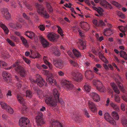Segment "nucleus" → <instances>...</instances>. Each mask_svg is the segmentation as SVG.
Listing matches in <instances>:
<instances>
[{"instance_id":"nucleus-1","label":"nucleus","mask_w":127,"mask_h":127,"mask_svg":"<svg viewBox=\"0 0 127 127\" xmlns=\"http://www.w3.org/2000/svg\"><path fill=\"white\" fill-rule=\"evenodd\" d=\"M53 95L50 96L45 100L46 103L51 107L55 106L57 103L62 104L63 102L62 99L59 98V94L56 89H54L52 91Z\"/></svg>"},{"instance_id":"nucleus-2","label":"nucleus","mask_w":127,"mask_h":127,"mask_svg":"<svg viewBox=\"0 0 127 127\" xmlns=\"http://www.w3.org/2000/svg\"><path fill=\"white\" fill-rule=\"evenodd\" d=\"M18 62H16L13 65L11 66L10 67H5V69L9 70L11 68L15 67V69L19 74L22 77H24L26 75L27 72L23 68L18 64Z\"/></svg>"},{"instance_id":"nucleus-3","label":"nucleus","mask_w":127,"mask_h":127,"mask_svg":"<svg viewBox=\"0 0 127 127\" xmlns=\"http://www.w3.org/2000/svg\"><path fill=\"white\" fill-rule=\"evenodd\" d=\"M35 6L36 7L37 12L40 16H43L45 18H47L49 17V15L42 5L36 3Z\"/></svg>"},{"instance_id":"nucleus-4","label":"nucleus","mask_w":127,"mask_h":127,"mask_svg":"<svg viewBox=\"0 0 127 127\" xmlns=\"http://www.w3.org/2000/svg\"><path fill=\"white\" fill-rule=\"evenodd\" d=\"M43 116L42 113L41 112H39L38 113L36 117V121L38 127H42L41 126L45 123L42 117Z\"/></svg>"},{"instance_id":"nucleus-5","label":"nucleus","mask_w":127,"mask_h":127,"mask_svg":"<svg viewBox=\"0 0 127 127\" xmlns=\"http://www.w3.org/2000/svg\"><path fill=\"white\" fill-rule=\"evenodd\" d=\"M29 120L25 117H21L20 119L19 125L21 127H29Z\"/></svg>"},{"instance_id":"nucleus-6","label":"nucleus","mask_w":127,"mask_h":127,"mask_svg":"<svg viewBox=\"0 0 127 127\" xmlns=\"http://www.w3.org/2000/svg\"><path fill=\"white\" fill-rule=\"evenodd\" d=\"M53 64L56 67L61 68L64 66V62L61 59H53Z\"/></svg>"},{"instance_id":"nucleus-7","label":"nucleus","mask_w":127,"mask_h":127,"mask_svg":"<svg viewBox=\"0 0 127 127\" xmlns=\"http://www.w3.org/2000/svg\"><path fill=\"white\" fill-rule=\"evenodd\" d=\"M63 83L64 87L66 90H71L73 88L74 86L71 81L65 80H63Z\"/></svg>"},{"instance_id":"nucleus-8","label":"nucleus","mask_w":127,"mask_h":127,"mask_svg":"<svg viewBox=\"0 0 127 127\" xmlns=\"http://www.w3.org/2000/svg\"><path fill=\"white\" fill-rule=\"evenodd\" d=\"M33 82L35 83H36L37 85L40 87H42L44 85L45 86H46V83H45L40 76H39L36 80H33Z\"/></svg>"},{"instance_id":"nucleus-9","label":"nucleus","mask_w":127,"mask_h":127,"mask_svg":"<svg viewBox=\"0 0 127 127\" xmlns=\"http://www.w3.org/2000/svg\"><path fill=\"white\" fill-rule=\"evenodd\" d=\"M85 75L86 78L90 81H91L94 77L93 72L90 70H86L85 72Z\"/></svg>"},{"instance_id":"nucleus-10","label":"nucleus","mask_w":127,"mask_h":127,"mask_svg":"<svg viewBox=\"0 0 127 127\" xmlns=\"http://www.w3.org/2000/svg\"><path fill=\"white\" fill-rule=\"evenodd\" d=\"M104 118L106 121L109 122L110 124L115 125H116V123L115 120L110 116L108 113H105L104 114Z\"/></svg>"},{"instance_id":"nucleus-11","label":"nucleus","mask_w":127,"mask_h":127,"mask_svg":"<svg viewBox=\"0 0 127 127\" xmlns=\"http://www.w3.org/2000/svg\"><path fill=\"white\" fill-rule=\"evenodd\" d=\"M93 22L96 27H100L101 29H102L103 26L106 25L105 23L101 20H99L98 21L97 20H94L93 21Z\"/></svg>"},{"instance_id":"nucleus-12","label":"nucleus","mask_w":127,"mask_h":127,"mask_svg":"<svg viewBox=\"0 0 127 127\" xmlns=\"http://www.w3.org/2000/svg\"><path fill=\"white\" fill-rule=\"evenodd\" d=\"M2 74L5 81L8 83L11 82L10 74L6 71H4L2 72Z\"/></svg>"},{"instance_id":"nucleus-13","label":"nucleus","mask_w":127,"mask_h":127,"mask_svg":"<svg viewBox=\"0 0 127 127\" xmlns=\"http://www.w3.org/2000/svg\"><path fill=\"white\" fill-rule=\"evenodd\" d=\"M59 36L58 35L54 33H49L47 35L48 39L52 41H56Z\"/></svg>"},{"instance_id":"nucleus-14","label":"nucleus","mask_w":127,"mask_h":127,"mask_svg":"<svg viewBox=\"0 0 127 127\" xmlns=\"http://www.w3.org/2000/svg\"><path fill=\"white\" fill-rule=\"evenodd\" d=\"M24 96V94L21 93H17L16 97L17 99L19 102L21 104H22L23 105H24L25 103L24 100L23 98Z\"/></svg>"},{"instance_id":"nucleus-15","label":"nucleus","mask_w":127,"mask_h":127,"mask_svg":"<svg viewBox=\"0 0 127 127\" xmlns=\"http://www.w3.org/2000/svg\"><path fill=\"white\" fill-rule=\"evenodd\" d=\"M88 106L90 109L94 113L96 112L97 109L95 105L91 101H89L88 102Z\"/></svg>"},{"instance_id":"nucleus-16","label":"nucleus","mask_w":127,"mask_h":127,"mask_svg":"<svg viewBox=\"0 0 127 127\" xmlns=\"http://www.w3.org/2000/svg\"><path fill=\"white\" fill-rule=\"evenodd\" d=\"M2 14L4 18L6 19H8L11 17V15L8 12L7 9H4L3 11H1Z\"/></svg>"},{"instance_id":"nucleus-17","label":"nucleus","mask_w":127,"mask_h":127,"mask_svg":"<svg viewBox=\"0 0 127 127\" xmlns=\"http://www.w3.org/2000/svg\"><path fill=\"white\" fill-rule=\"evenodd\" d=\"M90 96L95 101L98 102L99 101L100 97L97 94L94 92H92L90 94Z\"/></svg>"},{"instance_id":"nucleus-18","label":"nucleus","mask_w":127,"mask_h":127,"mask_svg":"<svg viewBox=\"0 0 127 127\" xmlns=\"http://www.w3.org/2000/svg\"><path fill=\"white\" fill-rule=\"evenodd\" d=\"M80 25L81 28L84 31H88L90 28L89 24L87 22H81Z\"/></svg>"},{"instance_id":"nucleus-19","label":"nucleus","mask_w":127,"mask_h":127,"mask_svg":"<svg viewBox=\"0 0 127 127\" xmlns=\"http://www.w3.org/2000/svg\"><path fill=\"white\" fill-rule=\"evenodd\" d=\"M50 123L51 124L50 127H63L60 123L57 121H55L52 120L51 121Z\"/></svg>"},{"instance_id":"nucleus-20","label":"nucleus","mask_w":127,"mask_h":127,"mask_svg":"<svg viewBox=\"0 0 127 127\" xmlns=\"http://www.w3.org/2000/svg\"><path fill=\"white\" fill-rule=\"evenodd\" d=\"M40 39L44 48L47 47L49 46V43L44 38L42 37H40Z\"/></svg>"},{"instance_id":"nucleus-21","label":"nucleus","mask_w":127,"mask_h":127,"mask_svg":"<svg viewBox=\"0 0 127 127\" xmlns=\"http://www.w3.org/2000/svg\"><path fill=\"white\" fill-rule=\"evenodd\" d=\"M46 80L48 83L53 86L55 85L56 83L55 80L52 77H47Z\"/></svg>"},{"instance_id":"nucleus-22","label":"nucleus","mask_w":127,"mask_h":127,"mask_svg":"<svg viewBox=\"0 0 127 127\" xmlns=\"http://www.w3.org/2000/svg\"><path fill=\"white\" fill-rule=\"evenodd\" d=\"M115 81L118 85L121 91L123 93H125V88L123 87V85L120 82L119 80L118 79L116 78L115 79Z\"/></svg>"},{"instance_id":"nucleus-23","label":"nucleus","mask_w":127,"mask_h":127,"mask_svg":"<svg viewBox=\"0 0 127 127\" xmlns=\"http://www.w3.org/2000/svg\"><path fill=\"white\" fill-rule=\"evenodd\" d=\"M96 89L100 92H104L105 90V88L101 83L99 84V85L96 86Z\"/></svg>"},{"instance_id":"nucleus-24","label":"nucleus","mask_w":127,"mask_h":127,"mask_svg":"<svg viewBox=\"0 0 127 127\" xmlns=\"http://www.w3.org/2000/svg\"><path fill=\"white\" fill-rule=\"evenodd\" d=\"M25 34L31 39L32 37H35V35L34 33L31 31H27L25 32Z\"/></svg>"},{"instance_id":"nucleus-25","label":"nucleus","mask_w":127,"mask_h":127,"mask_svg":"<svg viewBox=\"0 0 127 127\" xmlns=\"http://www.w3.org/2000/svg\"><path fill=\"white\" fill-rule=\"evenodd\" d=\"M75 77V80L76 81L80 82L82 79L83 76L81 74L77 73L76 74Z\"/></svg>"},{"instance_id":"nucleus-26","label":"nucleus","mask_w":127,"mask_h":127,"mask_svg":"<svg viewBox=\"0 0 127 127\" xmlns=\"http://www.w3.org/2000/svg\"><path fill=\"white\" fill-rule=\"evenodd\" d=\"M111 84L114 92L118 94H119L120 93V91L118 89L117 86L115 84V83H111Z\"/></svg>"},{"instance_id":"nucleus-27","label":"nucleus","mask_w":127,"mask_h":127,"mask_svg":"<svg viewBox=\"0 0 127 127\" xmlns=\"http://www.w3.org/2000/svg\"><path fill=\"white\" fill-rule=\"evenodd\" d=\"M79 48L80 49L83 50L86 48L85 43L83 41L80 40L79 41Z\"/></svg>"},{"instance_id":"nucleus-28","label":"nucleus","mask_w":127,"mask_h":127,"mask_svg":"<svg viewBox=\"0 0 127 127\" xmlns=\"http://www.w3.org/2000/svg\"><path fill=\"white\" fill-rule=\"evenodd\" d=\"M74 56L77 58H79L81 56V53L77 49H74L72 50Z\"/></svg>"},{"instance_id":"nucleus-29","label":"nucleus","mask_w":127,"mask_h":127,"mask_svg":"<svg viewBox=\"0 0 127 127\" xmlns=\"http://www.w3.org/2000/svg\"><path fill=\"white\" fill-rule=\"evenodd\" d=\"M0 26L3 29L5 33L7 34L9 31L7 27L3 23H0Z\"/></svg>"},{"instance_id":"nucleus-30","label":"nucleus","mask_w":127,"mask_h":127,"mask_svg":"<svg viewBox=\"0 0 127 127\" xmlns=\"http://www.w3.org/2000/svg\"><path fill=\"white\" fill-rule=\"evenodd\" d=\"M121 123L125 127H127V119L125 116H122L121 119Z\"/></svg>"},{"instance_id":"nucleus-31","label":"nucleus","mask_w":127,"mask_h":127,"mask_svg":"<svg viewBox=\"0 0 127 127\" xmlns=\"http://www.w3.org/2000/svg\"><path fill=\"white\" fill-rule=\"evenodd\" d=\"M84 89L86 92H89L91 91V87L88 83H85L84 86Z\"/></svg>"},{"instance_id":"nucleus-32","label":"nucleus","mask_w":127,"mask_h":127,"mask_svg":"<svg viewBox=\"0 0 127 127\" xmlns=\"http://www.w3.org/2000/svg\"><path fill=\"white\" fill-rule=\"evenodd\" d=\"M120 56L124 58L126 60H127V54L126 53L123 51H121L120 52Z\"/></svg>"},{"instance_id":"nucleus-33","label":"nucleus","mask_w":127,"mask_h":127,"mask_svg":"<svg viewBox=\"0 0 127 127\" xmlns=\"http://www.w3.org/2000/svg\"><path fill=\"white\" fill-rule=\"evenodd\" d=\"M112 115L113 118L116 120H118L119 118V116L116 111H113L112 113Z\"/></svg>"},{"instance_id":"nucleus-34","label":"nucleus","mask_w":127,"mask_h":127,"mask_svg":"<svg viewBox=\"0 0 127 127\" xmlns=\"http://www.w3.org/2000/svg\"><path fill=\"white\" fill-rule=\"evenodd\" d=\"M0 104L2 108L4 109H7L9 106L7 104L3 102H0Z\"/></svg>"},{"instance_id":"nucleus-35","label":"nucleus","mask_w":127,"mask_h":127,"mask_svg":"<svg viewBox=\"0 0 127 127\" xmlns=\"http://www.w3.org/2000/svg\"><path fill=\"white\" fill-rule=\"evenodd\" d=\"M53 54L55 56H59L61 55V53L60 50L58 48H56L53 51Z\"/></svg>"},{"instance_id":"nucleus-36","label":"nucleus","mask_w":127,"mask_h":127,"mask_svg":"<svg viewBox=\"0 0 127 127\" xmlns=\"http://www.w3.org/2000/svg\"><path fill=\"white\" fill-rule=\"evenodd\" d=\"M20 38L23 44L26 46H27L28 42L26 39L23 36H20Z\"/></svg>"},{"instance_id":"nucleus-37","label":"nucleus","mask_w":127,"mask_h":127,"mask_svg":"<svg viewBox=\"0 0 127 127\" xmlns=\"http://www.w3.org/2000/svg\"><path fill=\"white\" fill-rule=\"evenodd\" d=\"M108 2L105 0H101L100 4L101 5L105 8H107V4Z\"/></svg>"},{"instance_id":"nucleus-38","label":"nucleus","mask_w":127,"mask_h":127,"mask_svg":"<svg viewBox=\"0 0 127 127\" xmlns=\"http://www.w3.org/2000/svg\"><path fill=\"white\" fill-rule=\"evenodd\" d=\"M21 27V25L18 23H17L14 24V26L13 27V29L16 30H17Z\"/></svg>"},{"instance_id":"nucleus-39","label":"nucleus","mask_w":127,"mask_h":127,"mask_svg":"<svg viewBox=\"0 0 127 127\" xmlns=\"http://www.w3.org/2000/svg\"><path fill=\"white\" fill-rule=\"evenodd\" d=\"M26 97H28L30 98H31L32 96V92L30 91H26Z\"/></svg>"},{"instance_id":"nucleus-40","label":"nucleus","mask_w":127,"mask_h":127,"mask_svg":"<svg viewBox=\"0 0 127 127\" xmlns=\"http://www.w3.org/2000/svg\"><path fill=\"white\" fill-rule=\"evenodd\" d=\"M57 27L58 28V32L59 33L61 36H63L64 34L63 33L62 30L61 28L58 26H57Z\"/></svg>"},{"instance_id":"nucleus-41","label":"nucleus","mask_w":127,"mask_h":127,"mask_svg":"<svg viewBox=\"0 0 127 127\" xmlns=\"http://www.w3.org/2000/svg\"><path fill=\"white\" fill-rule=\"evenodd\" d=\"M70 63L74 66H77L78 65V64L75 61L71 59L69 60Z\"/></svg>"},{"instance_id":"nucleus-42","label":"nucleus","mask_w":127,"mask_h":127,"mask_svg":"<svg viewBox=\"0 0 127 127\" xmlns=\"http://www.w3.org/2000/svg\"><path fill=\"white\" fill-rule=\"evenodd\" d=\"M101 82L99 80H94L93 81V83L94 85H95L96 88V86L99 85Z\"/></svg>"},{"instance_id":"nucleus-43","label":"nucleus","mask_w":127,"mask_h":127,"mask_svg":"<svg viewBox=\"0 0 127 127\" xmlns=\"http://www.w3.org/2000/svg\"><path fill=\"white\" fill-rule=\"evenodd\" d=\"M97 12L101 16L103 15V10L102 8L100 7H98V10Z\"/></svg>"},{"instance_id":"nucleus-44","label":"nucleus","mask_w":127,"mask_h":127,"mask_svg":"<svg viewBox=\"0 0 127 127\" xmlns=\"http://www.w3.org/2000/svg\"><path fill=\"white\" fill-rule=\"evenodd\" d=\"M110 105L112 107L116 110H117L118 109V106L116 104H114L112 102H110Z\"/></svg>"},{"instance_id":"nucleus-45","label":"nucleus","mask_w":127,"mask_h":127,"mask_svg":"<svg viewBox=\"0 0 127 127\" xmlns=\"http://www.w3.org/2000/svg\"><path fill=\"white\" fill-rule=\"evenodd\" d=\"M7 111L10 114H13L14 111L13 109L9 106L8 107L7 109H6Z\"/></svg>"},{"instance_id":"nucleus-46","label":"nucleus","mask_w":127,"mask_h":127,"mask_svg":"<svg viewBox=\"0 0 127 127\" xmlns=\"http://www.w3.org/2000/svg\"><path fill=\"white\" fill-rule=\"evenodd\" d=\"M6 41L9 44L12 46H14L15 45V43L12 41L9 38H7L6 40Z\"/></svg>"},{"instance_id":"nucleus-47","label":"nucleus","mask_w":127,"mask_h":127,"mask_svg":"<svg viewBox=\"0 0 127 127\" xmlns=\"http://www.w3.org/2000/svg\"><path fill=\"white\" fill-rule=\"evenodd\" d=\"M7 64L5 62L0 60V66L1 67H4L7 66Z\"/></svg>"},{"instance_id":"nucleus-48","label":"nucleus","mask_w":127,"mask_h":127,"mask_svg":"<svg viewBox=\"0 0 127 127\" xmlns=\"http://www.w3.org/2000/svg\"><path fill=\"white\" fill-rule=\"evenodd\" d=\"M40 56V54L37 52L35 53H34V55L33 57H31L32 58H39Z\"/></svg>"},{"instance_id":"nucleus-49","label":"nucleus","mask_w":127,"mask_h":127,"mask_svg":"<svg viewBox=\"0 0 127 127\" xmlns=\"http://www.w3.org/2000/svg\"><path fill=\"white\" fill-rule=\"evenodd\" d=\"M120 98L118 95H115V100L116 102L118 103H119L120 101Z\"/></svg>"},{"instance_id":"nucleus-50","label":"nucleus","mask_w":127,"mask_h":127,"mask_svg":"<svg viewBox=\"0 0 127 127\" xmlns=\"http://www.w3.org/2000/svg\"><path fill=\"white\" fill-rule=\"evenodd\" d=\"M22 85L21 83H17L16 84V89H20L22 87Z\"/></svg>"},{"instance_id":"nucleus-51","label":"nucleus","mask_w":127,"mask_h":127,"mask_svg":"<svg viewBox=\"0 0 127 127\" xmlns=\"http://www.w3.org/2000/svg\"><path fill=\"white\" fill-rule=\"evenodd\" d=\"M67 53L68 55H69L70 57L72 58L73 59H74L75 58L73 54L70 51H68Z\"/></svg>"},{"instance_id":"nucleus-52","label":"nucleus","mask_w":127,"mask_h":127,"mask_svg":"<svg viewBox=\"0 0 127 127\" xmlns=\"http://www.w3.org/2000/svg\"><path fill=\"white\" fill-rule=\"evenodd\" d=\"M38 28L41 31H43L45 29V28L44 26L43 25H40L38 27Z\"/></svg>"},{"instance_id":"nucleus-53","label":"nucleus","mask_w":127,"mask_h":127,"mask_svg":"<svg viewBox=\"0 0 127 127\" xmlns=\"http://www.w3.org/2000/svg\"><path fill=\"white\" fill-rule=\"evenodd\" d=\"M93 69L94 70V72L95 73L99 75H100V73H99L98 72L99 71V69L96 67H94Z\"/></svg>"},{"instance_id":"nucleus-54","label":"nucleus","mask_w":127,"mask_h":127,"mask_svg":"<svg viewBox=\"0 0 127 127\" xmlns=\"http://www.w3.org/2000/svg\"><path fill=\"white\" fill-rule=\"evenodd\" d=\"M58 73L59 76L61 77H63L64 75V73L61 71H58Z\"/></svg>"},{"instance_id":"nucleus-55","label":"nucleus","mask_w":127,"mask_h":127,"mask_svg":"<svg viewBox=\"0 0 127 127\" xmlns=\"http://www.w3.org/2000/svg\"><path fill=\"white\" fill-rule=\"evenodd\" d=\"M24 60L28 64H29L31 63V61L25 57L23 58Z\"/></svg>"},{"instance_id":"nucleus-56","label":"nucleus","mask_w":127,"mask_h":127,"mask_svg":"<svg viewBox=\"0 0 127 127\" xmlns=\"http://www.w3.org/2000/svg\"><path fill=\"white\" fill-rule=\"evenodd\" d=\"M111 3L113 5H115L117 7L119 6L120 5V4L118 2L115 1H112Z\"/></svg>"},{"instance_id":"nucleus-57","label":"nucleus","mask_w":127,"mask_h":127,"mask_svg":"<svg viewBox=\"0 0 127 127\" xmlns=\"http://www.w3.org/2000/svg\"><path fill=\"white\" fill-rule=\"evenodd\" d=\"M15 80L21 83V78L19 77L16 75H15Z\"/></svg>"},{"instance_id":"nucleus-58","label":"nucleus","mask_w":127,"mask_h":127,"mask_svg":"<svg viewBox=\"0 0 127 127\" xmlns=\"http://www.w3.org/2000/svg\"><path fill=\"white\" fill-rule=\"evenodd\" d=\"M23 16L25 19L27 20H29V19H30V17L28 16L25 13H23Z\"/></svg>"},{"instance_id":"nucleus-59","label":"nucleus","mask_w":127,"mask_h":127,"mask_svg":"<svg viewBox=\"0 0 127 127\" xmlns=\"http://www.w3.org/2000/svg\"><path fill=\"white\" fill-rule=\"evenodd\" d=\"M84 113L86 116L88 118H89L90 117V115L87 111L86 110H84Z\"/></svg>"},{"instance_id":"nucleus-60","label":"nucleus","mask_w":127,"mask_h":127,"mask_svg":"<svg viewBox=\"0 0 127 127\" xmlns=\"http://www.w3.org/2000/svg\"><path fill=\"white\" fill-rule=\"evenodd\" d=\"M78 32L79 33L80 35L82 37H84V33L81 32L80 30H78Z\"/></svg>"},{"instance_id":"nucleus-61","label":"nucleus","mask_w":127,"mask_h":127,"mask_svg":"<svg viewBox=\"0 0 127 127\" xmlns=\"http://www.w3.org/2000/svg\"><path fill=\"white\" fill-rule=\"evenodd\" d=\"M118 28L121 32H123V30L125 29V27L123 26H119L118 27Z\"/></svg>"},{"instance_id":"nucleus-62","label":"nucleus","mask_w":127,"mask_h":127,"mask_svg":"<svg viewBox=\"0 0 127 127\" xmlns=\"http://www.w3.org/2000/svg\"><path fill=\"white\" fill-rule=\"evenodd\" d=\"M46 62L47 63L45 64L48 66L50 69H52V64L49 62Z\"/></svg>"},{"instance_id":"nucleus-63","label":"nucleus","mask_w":127,"mask_h":127,"mask_svg":"<svg viewBox=\"0 0 127 127\" xmlns=\"http://www.w3.org/2000/svg\"><path fill=\"white\" fill-rule=\"evenodd\" d=\"M121 109L123 111H124L125 110V107L124 104L122 103L121 106Z\"/></svg>"},{"instance_id":"nucleus-64","label":"nucleus","mask_w":127,"mask_h":127,"mask_svg":"<svg viewBox=\"0 0 127 127\" xmlns=\"http://www.w3.org/2000/svg\"><path fill=\"white\" fill-rule=\"evenodd\" d=\"M26 7L29 9L30 10H31L32 9V8L31 7V5L30 4L27 5H26Z\"/></svg>"}]
</instances>
